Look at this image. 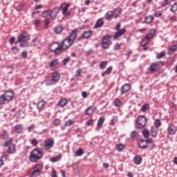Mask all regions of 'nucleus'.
I'll return each mask as SVG.
<instances>
[{
	"mask_svg": "<svg viewBox=\"0 0 177 177\" xmlns=\"http://www.w3.org/2000/svg\"><path fill=\"white\" fill-rule=\"evenodd\" d=\"M77 32L78 31L77 29H74L65 39H63L60 44L62 50H66V49H68V48H70L73 44H74L75 38H77Z\"/></svg>",
	"mask_w": 177,
	"mask_h": 177,
	"instance_id": "f257e3e1",
	"label": "nucleus"
},
{
	"mask_svg": "<svg viewBox=\"0 0 177 177\" xmlns=\"http://www.w3.org/2000/svg\"><path fill=\"white\" fill-rule=\"evenodd\" d=\"M171 12H176L177 10V3H174L171 8Z\"/></svg>",
	"mask_w": 177,
	"mask_h": 177,
	"instance_id": "052dcab7",
	"label": "nucleus"
},
{
	"mask_svg": "<svg viewBox=\"0 0 177 177\" xmlns=\"http://www.w3.org/2000/svg\"><path fill=\"white\" fill-rule=\"evenodd\" d=\"M71 59V58H70V57H68L64 59V60H63V64H64V66H66V65L67 64V63H69V62H70Z\"/></svg>",
	"mask_w": 177,
	"mask_h": 177,
	"instance_id": "13d9d810",
	"label": "nucleus"
},
{
	"mask_svg": "<svg viewBox=\"0 0 177 177\" xmlns=\"http://www.w3.org/2000/svg\"><path fill=\"white\" fill-rule=\"evenodd\" d=\"M118 122V117L114 116L111 120L110 125H114L117 124Z\"/></svg>",
	"mask_w": 177,
	"mask_h": 177,
	"instance_id": "e433bc0d",
	"label": "nucleus"
},
{
	"mask_svg": "<svg viewBox=\"0 0 177 177\" xmlns=\"http://www.w3.org/2000/svg\"><path fill=\"white\" fill-rule=\"evenodd\" d=\"M61 6L62 8V15H64V16H70V12H68L70 4L63 3Z\"/></svg>",
	"mask_w": 177,
	"mask_h": 177,
	"instance_id": "4468645a",
	"label": "nucleus"
},
{
	"mask_svg": "<svg viewBox=\"0 0 177 177\" xmlns=\"http://www.w3.org/2000/svg\"><path fill=\"white\" fill-rule=\"evenodd\" d=\"M61 121L59 120V119H55L54 120V124L55 125V127L59 126V124H60Z\"/></svg>",
	"mask_w": 177,
	"mask_h": 177,
	"instance_id": "69168bd1",
	"label": "nucleus"
},
{
	"mask_svg": "<svg viewBox=\"0 0 177 177\" xmlns=\"http://www.w3.org/2000/svg\"><path fill=\"white\" fill-rule=\"evenodd\" d=\"M162 15V14L161 13V12L160 11H157L156 13H155V16L156 17H161V16Z\"/></svg>",
	"mask_w": 177,
	"mask_h": 177,
	"instance_id": "774afa93",
	"label": "nucleus"
},
{
	"mask_svg": "<svg viewBox=\"0 0 177 177\" xmlns=\"http://www.w3.org/2000/svg\"><path fill=\"white\" fill-rule=\"evenodd\" d=\"M116 150H118V151H122V150H124V145L122 144H118L116 145Z\"/></svg>",
	"mask_w": 177,
	"mask_h": 177,
	"instance_id": "c03bdc74",
	"label": "nucleus"
},
{
	"mask_svg": "<svg viewBox=\"0 0 177 177\" xmlns=\"http://www.w3.org/2000/svg\"><path fill=\"white\" fill-rule=\"evenodd\" d=\"M59 13H60V8H59V7H56L50 11V17L51 20H55Z\"/></svg>",
	"mask_w": 177,
	"mask_h": 177,
	"instance_id": "9b49d317",
	"label": "nucleus"
},
{
	"mask_svg": "<svg viewBox=\"0 0 177 177\" xmlns=\"http://www.w3.org/2000/svg\"><path fill=\"white\" fill-rule=\"evenodd\" d=\"M174 1H175V0H165L162 3V6H167V5H169L170 2H174Z\"/></svg>",
	"mask_w": 177,
	"mask_h": 177,
	"instance_id": "09e8293b",
	"label": "nucleus"
},
{
	"mask_svg": "<svg viewBox=\"0 0 177 177\" xmlns=\"http://www.w3.org/2000/svg\"><path fill=\"white\" fill-rule=\"evenodd\" d=\"M177 127L174 125H171L168 127L167 132L169 133V135H175L176 133Z\"/></svg>",
	"mask_w": 177,
	"mask_h": 177,
	"instance_id": "a211bd4d",
	"label": "nucleus"
},
{
	"mask_svg": "<svg viewBox=\"0 0 177 177\" xmlns=\"http://www.w3.org/2000/svg\"><path fill=\"white\" fill-rule=\"evenodd\" d=\"M59 80H60V74H59V73H57V72H55L53 74L51 81H53H53H55V82H57V81H59Z\"/></svg>",
	"mask_w": 177,
	"mask_h": 177,
	"instance_id": "4be33fe9",
	"label": "nucleus"
},
{
	"mask_svg": "<svg viewBox=\"0 0 177 177\" xmlns=\"http://www.w3.org/2000/svg\"><path fill=\"white\" fill-rule=\"evenodd\" d=\"M110 38H111L110 35H105L102 37V45L103 49H107L111 45V39Z\"/></svg>",
	"mask_w": 177,
	"mask_h": 177,
	"instance_id": "9d476101",
	"label": "nucleus"
},
{
	"mask_svg": "<svg viewBox=\"0 0 177 177\" xmlns=\"http://www.w3.org/2000/svg\"><path fill=\"white\" fill-rule=\"evenodd\" d=\"M12 142H13V138H10L4 143V147H8V146H10L12 145Z\"/></svg>",
	"mask_w": 177,
	"mask_h": 177,
	"instance_id": "37998d69",
	"label": "nucleus"
},
{
	"mask_svg": "<svg viewBox=\"0 0 177 177\" xmlns=\"http://www.w3.org/2000/svg\"><path fill=\"white\" fill-rule=\"evenodd\" d=\"M30 143L32 145V146H35V147L38 146V141H37L36 139L31 140Z\"/></svg>",
	"mask_w": 177,
	"mask_h": 177,
	"instance_id": "bf43d9fd",
	"label": "nucleus"
},
{
	"mask_svg": "<svg viewBox=\"0 0 177 177\" xmlns=\"http://www.w3.org/2000/svg\"><path fill=\"white\" fill-rule=\"evenodd\" d=\"M147 122V120L146 117L144 115H140L137 119L136 128L138 129H142V128H145L146 127V123Z\"/></svg>",
	"mask_w": 177,
	"mask_h": 177,
	"instance_id": "0eeeda50",
	"label": "nucleus"
},
{
	"mask_svg": "<svg viewBox=\"0 0 177 177\" xmlns=\"http://www.w3.org/2000/svg\"><path fill=\"white\" fill-rule=\"evenodd\" d=\"M46 102L44 100H40L37 102V107L39 110H41L43 107L45 106Z\"/></svg>",
	"mask_w": 177,
	"mask_h": 177,
	"instance_id": "7c9ffc66",
	"label": "nucleus"
},
{
	"mask_svg": "<svg viewBox=\"0 0 177 177\" xmlns=\"http://www.w3.org/2000/svg\"><path fill=\"white\" fill-rule=\"evenodd\" d=\"M169 20L173 22L177 21V17L175 15L170 17Z\"/></svg>",
	"mask_w": 177,
	"mask_h": 177,
	"instance_id": "0e129e2a",
	"label": "nucleus"
},
{
	"mask_svg": "<svg viewBox=\"0 0 177 177\" xmlns=\"http://www.w3.org/2000/svg\"><path fill=\"white\" fill-rule=\"evenodd\" d=\"M63 28H62V26H57L55 28V32H56V34H60V32H62Z\"/></svg>",
	"mask_w": 177,
	"mask_h": 177,
	"instance_id": "a19ab883",
	"label": "nucleus"
},
{
	"mask_svg": "<svg viewBox=\"0 0 177 177\" xmlns=\"http://www.w3.org/2000/svg\"><path fill=\"white\" fill-rule=\"evenodd\" d=\"M113 71V66H109L104 72L102 73V77L109 75Z\"/></svg>",
	"mask_w": 177,
	"mask_h": 177,
	"instance_id": "bb28decb",
	"label": "nucleus"
},
{
	"mask_svg": "<svg viewBox=\"0 0 177 177\" xmlns=\"http://www.w3.org/2000/svg\"><path fill=\"white\" fill-rule=\"evenodd\" d=\"M113 104L116 107H120V106H121V101L120 100H118V99H115L113 101Z\"/></svg>",
	"mask_w": 177,
	"mask_h": 177,
	"instance_id": "49530a36",
	"label": "nucleus"
},
{
	"mask_svg": "<svg viewBox=\"0 0 177 177\" xmlns=\"http://www.w3.org/2000/svg\"><path fill=\"white\" fill-rule=\"evenodd\" d=\"M145 140H141V142L139 143V147L140 149H147V144H145Z\"/></svg>",
	"mask_w": 177,
	"mask_h": 177,
	"instance_id": "c9c22d12",
	"label": "nucleus"
},
{
	"mask_svg": "<svg viewBox=\"0 0 177 177\" xmlns=\"http://www.w3.org/2000/svg\"><path fill=\"white\" fill-rule=\"evenodd\" d=\"M113 16H114V14L113 11H109L106 15H105V19L106 20H111L113 19Z\"/></svg>",
	"mask_w": 177,
	"mask_h": 177,
	"instance_id": "2f4dec72",
	"label": "nucleus"
},
{
	"mask_svg": "<svg viewBox=\"0 0 177 177\" xmlns=\"http://www.w3.org/2000/svg\"><path fill=\"white\" fill-rule=\"evenodd\" d=\"M62 157V154H59L57 156L50 158V161H51V162H57V161L61 160Z\"/></svg>",
	"mask_w": 177,
	"mask_h": 177,
	"instance_id": "cd10ccee",
	"label": "nucleus"
},
{
	"mask_svg": "<svg viewBox=\"0 0 177 177\" xmlns=\"http://www.w3.org/2000/svg\"><path fill=\"white\" fill-rule=\"evenodd\" d=\"M93 119L88 120L86 122L87 127H91V125H93Z\"/></svg>",
	"mask_w": 177,
	"mask_h": 177,
	"instance_id": "e2e57ef3",
	"label": "nucleus"
},
{
	"mask_svg": "<svg viewBox=\"0 0 177 177\" xmlns=\"http://www.w3.org/2000/svg\"><path fill=\"white\" fill-rule=\"evenodd\" d=\"M13 96H15L13 91H5L4 94L0 95V104H5L6 102L13 100Z\"/></svg>",
	"mask_w": 177,
	"mask_h": 177,
	"instance_id": "7ed1b4c3",
	"label": "nucleus"
},
{
	"mask_svg": "<svg viewBox=\"0 0 177 177\" xmlns=\"http://www.w3.org/2000/svg\"><path fill=\"white\" fill-rule=\"evenodd\" d=\"M104 22L102 19H100L97 21L95 25L94 26V28H100V27H103Z\"/></svg>",
	"mask_w": 177,
	"mask_h": 177,
	"instance_id": "393cba45",
	"label": "nucleus"
},
{
	"mask_svg": "<svg viewBox=\"0 0 177 177\" xmlns=\"http://www.w3.org/2000/svg\"><path fill=\"white\" fill-rule=\"evenodd\" d=\"M50 15V10H45L41 13V17H44L45 19L44 20V22L45 24V28H49V24H50V19L48 18V16Z\"/></svg>",
	"mask_w": 177,
	"mask_h": 177,
	"instance_id": "1a4fd4ad",
	"label": "nucleus"
},
{
	"mask_svg": "<svg viewBox=\"0 0 177 177\" xmlns=\"http://www.w3.org/2000/svg\"><path fill=\"white\" fill-rule=\"evenodd\" d=\"M8 153V154H14V153H16V145L13 144L9 146Z\"/></svg>",
	"mask_w": 177,
	"mask_h": 177,
	"instance_id": "412c9836",
	"label": "nucleus"
},
{
	"mask_svg": "<svg viewBox=\"0 0 177 177\" xmlns=\"http://www.w3.org/2000/svg\"><path fill=\"white\" fill-rule=\"evenodd\" d=\"M3 137V140H6V139H8L9 138V134L8 133V131L6 130H4L3 131V134H2Z\"/></svg>",
	"mask_w": 177,
	"mask_h": 177,
	"instance_id": "a18cd8bd",
	"label": "nucleus"
},
{
	"mask_svg": "<svg viewBox=\"0 0 177 177\" xmlns=\"http://www.w3.org/2000/svg\"><path fill=\"white\" fill-rule=\"evenodd\" d=\"M82 73V69H78L76 71L75 77H81Z\"/></svg>",
	"mask_w": 177,
	"mask_h": 177,
	"instance_id": "680f3d73",
	"label": "nucleus"
},
{
	"mask_svg": "<svg viewBox=\"0 0 177 177\" xmlns=\"http://www.w3.org/2000/svg\"><path fill=\"white\" fill-rule=\"evenodd\" d=\"M134 163L136 164L137 165H139V164L142 163V158L139 156H136L134 159Z\"/></svg>",
	"mask_w": 177,
	"mask_h": 177,
	"instance_id": "473e14b6",
	"label": "nucleus"
},
{
	"mask_svg": "<svg viewBox=\"0 0 177 177\" xmlns=\"http://www.w3.org/2000/svg\"><path fill=\"white\" fill-rule=\"evenodd\" d=\"M96 111V107L95 106H89L85 111L86 115H92Z\"/></svg>",
	"mask_w": 177,
	"mask_h": 177,
	"instance_id": "f3484780",
	"label": "nucleus"
},
{
	"mask_svg": "<svg viewBox=\"0 0 177 177\" xmlns=\"http://www.w3.org/2000/svg\"><path fill=\"white\" fill-rule=\"evenodd\" d=\"M59 64V59H55L53 61H51L49 64V67H56Z\"/></svg>",
	"mask_w": 177,
	"mask_h": 177,
	"instance_id": "c85d7f7f",
	"label": "nucleus"
},
{
	"mask_svg": "<svg viewBox=\"0 0 177 177\" xmlns=\"http://www.w3.org/2000/svg\"><path fill=\"white\" fill-rule=\"evenodd\" d=\"M149 109V104H145L142 106L140 110L141 111H146Z\"/></svg>",
	"mask_w": 177,
	"mask_h": 177,
	"instance_id": "6e6d98bb",
	"label": "nucleus"
},
{
	"mask_svg": "<svg viewBox=\"0 0 177 177\" xmlns=\"http://www.w3.org/2000/svg\"><path fill=\"white\" fill-rule=\"evenodd\" d=\"M50 50L55 55H59L62 52V47L59 42H54L50 46Z\"/></svg>",
	"mask_w": 177,
	"mask_h": 177,
	"instance_id": "6e6552de",
	"label": "nucleus"
},
{
	"mask_svg": "<svg viewBox=\"0 0 177 177\" xmlns=\"http://www.w3.org/2000/svg\"><path fill=\"white\" fill-rule=\"evenodd\" d=\"M176 50H177V45L174 44L168 48L167 53H168V55H172V53H174V52H176Z\"/></svg>",
	"mask_w": 177,
	"mask_h": 177,
	"instance_id": "b1692460",
	"label": "nucleus"
},
{
	"mask_svg": "<svg viewBox=\"0 0 177 177\" xmlns=\"http://www.w3.org/2000/svg\"><path fill=\"white\" fill-rule=\"evenodd\" d=\"M14 131L17 133H23V131H24V129H23V125L22 124H17L14 127Z\"/></svg>",
	"mask_w": 177,
	"mask_h": 177,
	"instance_id": "6ab92c4d",
	"label": "nucleus"
},
{
	"mask_svg": "<svg viewBox=\"0 0 177 177\" xmlns=\"http://www.w3.org/2000/svg\"><path fill=\"white\" fill-rule=\"evenodd\" d=\"M58 106H60V107H65V106H67V100L66 99H62L59 103Z\"/></svg>",
	"mask_w": 177,
	"mask_h": 177,
	"instance_id": "c756f323",
	"label": "nucleus"
},
{
	"mask_svg": "<svg viewBox=\"0 0 177 177\" xmlns=\"http://www.w3.org/2000/svg\"><path fill=\"white\" fill-rule=\"evenodd\" d=\"M154 35H156V30L151 29L150 32L141 41V46H146V45H147V43L149 42V39L153 38Z\"/></svg>",
	"mask_w": 177,
	"mask_h": 177,
	"instance_id": "39448f33",
	"label": "nucleus"
},
{
	"mask_svg": "<svg viewBox=\"0 0 177 177\" xmlns=\"http://www.w3.org/2000/svg\"><path fill=\"white\" fill-rule=\"evenodd\" d=\"M28 35L23 33L18 36L17 40L15 44H21V48H27V46H28V44H27V41H28Z\"/></svg>",
	"mask_w": 177,
	"mask_h": 177,
	"instance_id": "20e7f679",
	"label": "nucleus"
},
{
	"mask_svg": "<svg viewBox=\"0 0 177 177\" xmlns=\"http://www.w3.org/2000/svg\"><path fill=\"white\" fill-rule=\"evenodd\" d=\"M121 13H122V9L121 8H116L114 10L113 12V16L115 19H117L118 17H120V16H121Z\"/></svg>",
	"mask_w": 177,
	"mask_h": 177,
	"instance_id": "5701e85b",
	"label": "nucleus"
},
{
	"mask_svg": "<svg viewBox=\"0 0 177 177\" xmlns=\"http://www.w3.org/2000/svg\"><path fill=\"white\" fill-rule=\"evenodd\" d=\"M164 56H165V51H162L160 53L157 55L156 59H162Z\"/></svg>",
	"mask_w": 177,
	"mask_h": 177,
	"instance_id": "603ef678",
	"label": "nucleus"
},
{
	"mask_svg": "<svg viewBox=\"0 0 177 177\" xmlns=\"http://www.w3.org/2000/svg\"><path fill=\"white\" fill-rule=\"evenodd\" d=\"M42 168H43L42 165H41V164H37V165H36L33 167V169H34L35 171H37L39 173L41 174V171H42Z\"/></svg>",
	"mask_w": 177,
	"mask_h": 177,
	"instance_id": "72a5a7b5",
	"label": "nucleus"
},
{
	"mask_svg": "<svg viewBox=\"0 0 177 177\" xmlns=\"http://www.w3.org/2000/svg\"><path fill=\"white\" fill-rule=\"evenodd\" d=\"M151 133L153 138H156L157 136V127H152L151 129Z\"/></svg>",
	"mask_w": 177,
	"mask_h": 177,
	"instance_id": "f704fd0d",
	"label": "nucleus"
},
{
	"mask_svg": "<svg viewBox=\"0 0 177 177\" xmlns=\"http://www.w3.org/2000/svg\"><path fill=\"white\" fill-rule=\"evenodd\" d=\"M154 125H155L156 128H159V127H161V121L160 120L157 119L154 122Z\"/></svg>",
	"mask_w": 177,
	"mask_h": 177,
	"instance_id": "8fccbe9b",
	"label": "nucleus"
},
{
	"mask_svg": "<svg viewBox=\"0 0 177 177\" xmlns=\"http://www.w3.org/2000/svg\"><path fill=\"white\" fill-rule=\"evenodd\" d=\"M153 16L148 15L145 17L144 23H145V24H150L153 21Z\"/></svg>",
	"mask_w": 177,
	"mask_h": 177,
	"instance_id": "a878e982",
	"label": "nucleus"
},
{
	"mask_svg": "<svg viewBox=\"0 0 177 177\" xmlns=\"http://www.w3.org/2000/svg\"><path fill=\"white\" fill-rule=\"evenodd\" d=\"M43 84H45V85H47L48 86H49L50 85H55V83H53L51 80H45L44 82H43Z\"/></svg>",
	"mask_w": 177,
	"mask_h": 177,
	"instance_id": "de8ad7c7",
	"label": "nucleus"
},
{
	"mask_svg": "<svg viewBox=\"0 0 177 177\" xmlns=\"http://www.w3.org/2000/svg\"><path fill=\"white\" fill-rule=\"evenodd\" d=\"M93 34V31L92 30H86L83 32V33L81 35V37L83 38V39H87V38H90L91 36Z\"/></svg>",
	"mask_w": 177,
	"mask_h": 177,
	"instance_id": "dca6fc26",
	"label": "nucleus"
},
{
	"mask_svg": "<svg viewBox=\"0 0 177 177\" xmlns=\"http://www.w3.org/2000/svg\"><path fill=\"white\" fill-rule=\"evenodd\" d=\"M51 177H57V174H56L55 169H53V171L51 173Z\"/></svg>",
	"mask_w": 177,
	"mask_h": 177,
	"instance_id": "338daca9",
	"label": "nucleus"
},
{
	"mask_svg": "<svg viewBox=\"0 0 177 177\" xmlns=\"http://www.w3.org/2000/svg\"><path fill=\"white\" fill-rule=\"evenodd\" d=\"M43 156L44 153L42 151L35 149L30 152L29 160L31 162H37L38 160H41V158H42Z\"/></svg>",
	"mask_w": 177,
	"mask_h": 177,
	"instance_id": "f03ea898",
	"label": "nucleus"
},
{
	"mask_svg": "<svg viewBox=\"0 0 177 177\" xmlns=\"http://www.w3.org/2000/svg\"><path fill=\"white\" fill-rule=\"evenodd\" d=\"M149 70L151 74H153V73H157V71L160 70V65L157 63H152L151 64Z\"/></svg>",
	"mask_w": 177,
	"mask_h": 177,
	"instance_id": "ddd939ff",
	"label": "nucleus"
},
{
	"mask_svg": "<svg viewBox=\"0 0 177 177\" xmlns=\"http://www.w3.org/2000/svg\"><path fill=\"white\" fill-rule=\"evenodd\" d=\"M136 135H138V131H133L130 134V138H131V139H135V138H136Z\"/></svg>",
	"mask_w": 177,
	"mask_h": 177,
	"instance_id": "5fc2aeb1",
	"label": "nucleus"
},
{
	"mask_svg": "<svg viewBox=\"0 0 177 177\" xmlns=\"http://www.w3.org/2000/svg\"><path fill=\"white\" fill-rule=\"evenodd\" d=\"M55 145V141L53 140H46L44 142V149L46 151L50 150Z\"/></svg>",
	"mask_w": 177,
	"mask_h": 177,
	"instance_id": "f8f14e48",
	"label": "nucleus"
},
{
	"mask_svg": "<svg viewBox=\"0 0 177 177\" xmlns=\"http://www.w3.org/2000/svg\"><path fill=\"white\" fill-rule=\"evenodd\" d=\"M40 175H41V173H39V171L33 169V171L30 174V177H37V176H39Z\"/></svg>",
	"mask_w": 177,
	"mask_h": 177,
	"instance_id": "4c0bfd02",
	"label": "nucleus"
},
{
	"mask_svg": "<svg viewBox=\"0 0 177 177\" xmlns=\"http://www.w3.org/2000/svg\"><path fill=\"white\" fill-rule=\"evenodd\" d=\"M104 117H101L99 118L98 121H97V130L99 131L100 129V128L102 127V126L103 125V124H104Z\"/></svg>",
	"mask_w": 177,
	"mask_h": 177,
	"instance_id": "aec40b11",
	"label": "nucleus"
},
{
	"mask_svg": "<svg viewBox=\"0 0 177 177\" xmlns=\"http://www.w3.org/2000/svg\"><path fill=\"white\" fill-rule=\"evenodd\" d=\"M142 136L144 138H149V136H150V131H149L147 129H144L142 131Z\"/></svg>",
	"mask_w": 177,
	"mask_h": 177,
	"instance_id": "ea45409f",
	"label": "nucleus"
},
{
	"mask_svg": "<svg viewBox=\"0 0 177 177\" xmlns=\"http://www.w3.org/2000/svg\"><path fill=\"white\" fill-rule=\"evenodd\" d=\"M35 129V124H31L28 128V132H32V131H34Z\"/></svg>",
	"mask_w": 177,
	"mask_h": 177,
	"instance_id": "4d7b16f0",
	"label": "nucleus"
},
{
	"mask_svg": "<svg viewBox=\"0 0 177 177\" xmlns=\"http://www.w3.org/2000/svg\"><path fill=\"white\" fill-rule=\"evenodd\" d=\"M107 66V62L106 61H102L100 64V68L101 70H104V68Z\"/></svg>",
	"mask_w": 177,
	"mask_h": 177,
	"instance_id": "58836bf2",
	"label": "nucleus"
},
{
	"mask_svg": "<svg viewBox=\"0 0 177 177\" xmlns=\"http://www.w3.org/2000/svg\"><path fill=\"white\" fill-rule=\"evenodd\" d=\"M130 89L131 85H129V84H124L120 88L122 95H124V93H127V92H129Z\"/></svg>",
	"mask_w": 177,
	"mask_h": 177,
	"instance_id": "2eb2a0df",
	"label": "nucleus"
},
{
	"mask_svg": "<svg viewBox=\"0 0 177 177\" xmlns=\"http://www.w3.org/2000/svg\"><path fill=\"white\" fill-rule=\"evenodd\" d=\"M121 28V24H118L115 26V30H116V32H115L114 35H113V39H118V38H120V37L124 35V34H125V32H127V30L125 29H121L120 30V28Z\"/></svg>",
	"mask_w": 177,
	"mask_h": 177,
	"instance_id": "423d86ee",
	"label": "nucleus"
},
{
	"mask_svg": "<svg viewBox=\"0 0 177 177\" xmlns=\"http://www.w3.org/2000/svg\"><path fill=\"white\" fill-rule=\"evenodd\" d=\"M11 52L14 55H17L19 53V48L17 47H13L11 48Z\"/></svg>",
	"mask_w": 177,
	"mask_h": 177,
	"instance_id": "3c124183",
	"label": "nucleus"
},
{
	"mask_svg": "<svg viewBox=\"0 0 177 177\" xmlns=\"http://www.w3.org/2000/svg\"><path fill=\"white\" fill-rule=\"evenodd\" d=\"M74 124V122H73L71 120H69L66 122L64 127H71Z\"/></svg>",
	"mask_w": 177,
	"mask_h": 177,
	"instance_id": "864d4df0",
	"label": "nucleus"
},
{
	"mask_svg": "<svg viewBox=\"0 0 177 177\" xmlns=\"http://www.w3.org/2000/svg\"><path fill=\"white\" fill-rule=\"evenodd\" d=\"M82 154H84V150H82V149H78L75 152V155L77 157H80V156H82Z\"/></svg>",
	"mask_w": 177,
	"mask_h": 177,
	"instance_id": "79ce46f5",
	"label": "nucleus"
}]
</instances>
